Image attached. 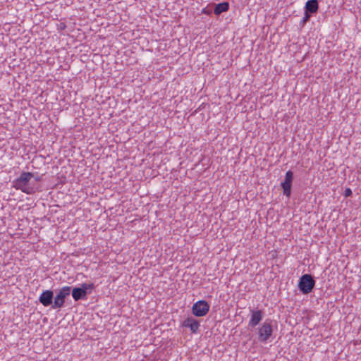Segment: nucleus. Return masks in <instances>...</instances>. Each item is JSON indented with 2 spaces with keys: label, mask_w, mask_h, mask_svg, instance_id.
I'll return each instance as SVG.
<instances>
[{
  "label": "nucleus",
  "mask_w": 361,
  "mask_h": 361,
  "mask_svg": "<svg viewBox=\"0 0 361 361\" xmlns=\"http://www.w3.org/2000/svg\"><path fill=\"white\" fill-rule=\"evenodd\" d=\"M33 177L32 173L23 172L18 178L13 181V186L25 194H33L37 190L36 185L30 182Z\"/></svg>",
  "instance_id": "obj_1"
},
{
  "label": "nucleus",
  "mask_w": 361,
  "mask_h": 361,
  "mask_svg": "<svg viewBox=\"0 0 361 361\" xmlns=\"http://www.w3.org/2000/svg\"><path fill=\"white\" fill-rule=\"evenodd\" d=\"M71 293V286H63L60 288L54 298L53 310H60L64 305L66 298L70 295Z\"/></svg>",
  "instance_id": "obj_2"
},
{
  "label": "nucleus",
  "mask_w": 361,
  "mask_h": 361,
  "mask_svg": "<svg viewBox=\"0 0 361 361\" xmlns=\"http://www.w3.org/2000/svg\"><path fill=\"white\" fill-rule=\"evenodd\" d=\"M257 330L258 341L264 343H266L270 339L273 334V327L271 322H264Z\"/></svg>",
  "instance_id": "obj_3"
},
{
  "label": "nucleus",
  "mask_w": 361,
  "mask_h": 361,
  "mask_svg": "<svg viewBox=\"0 0 361 361\" xmlns=\"http://www.w3.org/2000/svg\"><path fill=\"white\" fill-rule=\"evenodd\" d=\"M94 288V283H82L79 288H74L71 290L73 298L75 301L85 299L87 293Z\"/></svg>",
  "instance_id": "obj_4"
},
{
  "label": "nucleus",
  "mask_w": 361,
  "mask_h": 361,
  "mask_svg": "<svg viewBox=\"0 0 361 361\" xmlns=\"http://www.w3.org/2000/svg\"><path fill=\"white\" fill-rule=\"evenodd\" d=\"M315 286V281L310 274L302 275L299 280L298 288L303 294L310 293Z\"/></svg>",
  "instance_id": "obj_5"
},
{
  "label": "nucleus",
  "mask_w": 361,
  "mask_h": 361,
  "mask_svg": "<svg viewBox=\"0 0 361 361\" xmlns=\"http://www.w3.org/2000/svg\"><path fill=\"white\" fill-rule=\"evenodd\" d=\"M209 310V305L205 300H201L193 304L192 312L196 317H204Z\"/></svg>",
  "instance_id": "obj_6"
},
{
  "label": "nucleus",
  "mask_w": 361,
  "mask_h": 361,
  "mask_svg": "<svg viewBox=\"0 0 361 361\" xmlns=\"http://www.w3.org/2000/svg\"><path fill=\"white\" fill-rule=\"evenodd\" d=\"M54 292L51 290H45L39 296V302L44 307L51 306L53 309Z\"/></svg>",
  "instance_id": "obj_7"
},
{
  "label": "nucleus",
  "mask_w": 361,
  "mask_h": 361,
  "mask_svg": "<svg viewBox=\"0 0 361 361\" xmlns=\"http://www.w3.org/2000/svg\"><path fill=\"white\" fill-rule=\"evenodd\" d=\"M181 325L184 328H188L192 334H197L200 326L199 321L192 317L186 318Z\"/></svg>",
  "instance_id": "obj_8"
},
{
  "label": "nucleus",
  "mask_w": 361,
  "mask_h": 361,
  "mask_svg": "<svg viewBox=\"0 0 361 361\" xmlns=\"http://www.w3.org/2000/svg\"><path fill=\"white\" fill-rule=\"evenodd\" d=\"M251 317L249 320L248 326L250 327H255L257 326L263 319V312L262 310H251Z\"/></svg>",
  "instance_id": "obj_9"
},
{
  "label": "nucleus",
  "mask_w": 361,
  "mask_h": 361,
  "mask_svg": "<svg viewBox=\"0 0 361 361\" xmlns=\"http://www.w3.org/2000/svg\"><path fill=\"white\" fill-rule=\"evenodd\" d=\"M319 8L317 0H308L305 6L307 13H314L317 11Z\"/></svg>",
  "instance_id": "obj_10"
},
{
  "label": "nucleus",
  "mask_w": 361,
  "mask_h": 361,
  "mask_svg": "<svg viewBox=\"0 0 361 361\" xmlns=\"http://www.w3.org/2000/svg\"><path fill=\"white\" fill-rule=\"evenodd\" d=\"M283 188V195L287 197H290L291 194L292 180L285 178L284 180L281 183Z\"/></svg>",
  "instance_id": "obj_11"
},
{
  "label": "nucleus",
  "mask_w": 361,
  "mask_h": 361,
  "mask_svg": "<svg viewBox=\"0 0 361 361\" xmlns=\"http://www.w3.org/2000/svg\"><path fill=\"white\" fill-rule=\"evenodd\" d=\"M229 8V4L228 2H222L217 4L214 8V13L216 15H220L223 12H226Z\"/></svg>",
  "instance_id": "obj_12"
},
{
  "label": "nucleus",
  "mask_w": 361,
  "mask_h": 361,
  "mask_svg": "<svg viewBox=\"0 0 361 361\" xmlns=\"http://www.w3.org/2000/svg\"><path fill=\"white\" fill-rule=\"evenodd\" d=\"M293 173L291 171H288L286 173V176H285L286 178L293 180Z\"/></svg>",
  "instance_id": "obj_13"
},
{
  "label": "nucleus",
  "mask_w": 361,
  "mask_h": 361,
  "mask_svg": "<svg viewBox=\"0 0 361 361\" xmlns=\"http://www.w3.org/2000/svg\"><path fill=\"white\" fill-rule=\"evenodd\" d=\"M310 18V15L306 11H305V16L302 18V22L303 23H305L307 20H309Z\"/></svg>",
  "instance_id": "obj_14"
},
{
  "label": "nucleus",
  "mask_w": 361,
  "mask_h": 361,
  "mask_svg": "<svg viewBox=\"0 0 361 361\" xmlns=\"http://www.w3.org/2000/svg\"><path fill=\"white\" fill-rule=\"evenodd\" d=\"M352 194V191L350 188H347L345 190V197H348V196H350Z\"/></svg>",
  "instance_id": "obj_15"
},
{
  "label": "nucleus",
  "mask_w": 361,
  "mask_h": 361,
  "mask_svg": "<svg viewBox=\"0 0 361 361\" xmlns=\"http://www.w3.org/2000/svg\"><path fill=\"white\" fill-rule=\"evenodd\" d=\"M34 178H35V180L36 182L40 181V180H41V179H42V176H35V177H34Z\"/></svg>",
  "instance_id": "obj_16"
}]
</instances>
